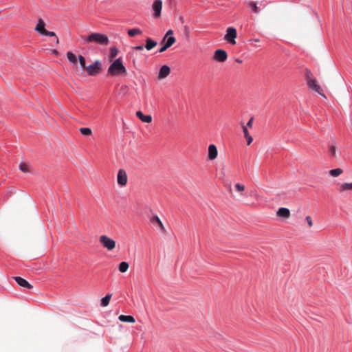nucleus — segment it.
Masks as SVG:
<instances>
[{"label": "nucleus", "mask_w": 352, "mask_h": 352, "mask_svg": "<svg viewBox=\"0 0 352 352\" xmlns=\"http://www.w3.org/2000/svg\"><path fill=\"white\" fill-rule=\"evenodd\" d=\"M85 43H94L100 45H107L109 43L108 36L106 34L93 32L87 36H82Z\"/></svg>", "instance_id": "f257e3e1"}, {"label": "nucleus", "mask_w": 352, "mask_h": 352, "mask_svg": "<svg viewBox=\"0 0 352 352\" xmlns=\"http://www.w3.org/2000/svg\"><path fill=\"white\" fill-rule=\"evenodd\" d=\"M108 74L111 76H117L125 74L126 69L122 64L121 58L116 59L109 66L107 70Z\"/></svg>", "instance_id": "f03ea898"}, {"label": "nucleus", "mask_w": 352, "mask_h": 352, "mask_svg": "<svg viewBox=\"0 0 352 352\" xmlns=\"http://www.w3.org/2000/svg\"><path fill=\"white\" fill-rule=\"evenodd\" d=\"M237 36V32L234 28L229 27L226 30V34L224 36V40L230 45L236 44V38Z\"/></svg>", "instance_id": "7ed1b4c3"}, {"label": "nucleus", "mask_w": 352, "mask_h": 352, "mask_svg": "<svg viewBox=\"0 0 352 352\" xmlns=\"http://www.w3.org/2000/svg\"><path fill=\"white\" fill-rule=\"evenodd\" d=\"M102 70V65L100 60H96L93 64L86 67V72L89 76H96Z\"/></svg>", "instance_id": "20e7f679"}, {"label": "nucleus", "mask_w": 352, "mask_h": 352, "mask_svg": "<svg viewBox=\"0 0 352 352\" xmlns=\"http://www.w3.org/2000/svg\"><path fill=\"white\" fill-rule=\"evenodd\" d=\"M100 243L108 250H112L116 247V241L106 235H102L99 239Z\"/></svg>", "instance_id": "39448f33"}, {"label": "nucleus", "mask_w": 352, "mask_h": 352, "mask_svg": "<svg viewBox=\"0 0 352 352\" xmlns=\"http://www.w3.org/2000/svg\"><path fill=\"white\" fill-rule=\"evenodd\" d=\"M128 176L124 169H120L117 175V182L119 186L123 187L127 184Z\"/></svg>", "instance_id": "423d86ee"}, {"label": "nucleus", "mask_w": 352, "mask_h": 352, "mask_svg": "<svg viewBox=\"0 0 352 352\" xmlns=\"http://www.w3.org/2000/svg\"><path fill=\"white\" fill-rule=\"evenodd\" d=\"M227 52L223 50H217L215 51L213 58L220 63H223L227 60Z\"/></svg>", "instance_id": "0eeeda50"}, {"label": "nucleus", "mask_w": 352, "mask_h": 352, "mask_svg": "<svg viewBox=\"0 0 352 352\" xmlns=\"http://www.w3.org/2000/svg\"><path fill=\"white\" fill-rule=\"evenodd\" d=\"M307 86L309 88L314 90L317 93H318L320 95L324 96V94L322 93V90L320 87L317 84L316 80L314 78H308Z\"/></svg>", "instance_id": "6e6552de"}, {"label": "nucleus", "mask_w": 352, "mask_h": 352, "mask_svg": "<svg viewBox=\"0 0 352 352\" xmlns=\"http://www.w3.org/2000/svg\"><path fill=\"white\" fill-rule=\"evenodd\" d=\"M217 155L218 151L217 146L214 144H210L208 146V160L212 161L217 157Z\"/></svg>", "instance_id": "1a4fd4ad"}, {"label": "nucleus", "mask_w": 352, "mask_h": 352, "mask_svg": "<svg viewBox=\"0 0 352 352\" xmlns=\"http://www.w3.org/2000/svg\"><path fill=\"white\" fill-rule=\"evenodd\" d=\"M162 8V1L161 0H155L153 4V9L154 10V16L159 17L161 14Z\"/></svg>", "instance_id": "9d476101"}, {"label": "nucleus", "mask_w": 352, "mask_h": 352, "mask_svg": "<svg viewBox=\"0 0 352 352\" xmlns=\"http://www.w3.org/2000/svg\"><path fill=\"white\" fill-rule=\"evenodd\" d=\"M170 67L167 65H163L160 69L157 78L160 80L164 79L166 78L170 74Z\"/></svg>", "instance_id": "9b49d317"}, {"label": "nucleus", "mask_w": 352, "mask_h": 352, "mask_svg": "<svg viewBox=\"0 0 352 352\" xmlns=\"http://www.w3.org/2000/svg\"><path fill=\"white\" fill-rule=\"evenodd\" d=\"M14 278L20 286L28 289L32 288V285H30L25 279L19 276H14Z\"/></svg>", "instance_id": "f8f14e48"}, {"label": "nucleus", "mask_w": 352, "mask_h": 352, "mask_svg": "<svg viewBox=\"0 0 352 352\" xmlns=\"http://www.w3.org/2000/svg\"><path fill=\"white\" fill-rule=\"evenodd\" d=\"M276 215L279 217L288 219L290 217V211L286 208H280L276 212Z\"/></svg>", "instance_id": "ddd939ff"}, {"label": "nucleus", "mask_w": 352, "mask_h": 352, "mask_svg": "<svg viewBox=\"0 0 352 352\" xmlns=\"http://www.w3.org/2000/svg\"><path fill=\"white\" fill-rule=\"evenodd\" d=\"M45 26V23L44 21L42 19H39L35 27V30L43 35L46 31Z\"/></svg>", "instance_id": "4468645a"}, {"label": "nucleus", "mask_w": 352, "mask_h": 352, "mask_svg": "<svg viewBox=\"0 0 352 352\" xmlns=\"http://www.w3.org/2000/svg\"><path fill=\"white\" fill-rule=\"evenodd\" d=\"M137 117L141 120L143 122L150 123L152 121V117L150 115L145 116L140 111L136 112Z\"/></svg>", "instance_id": "2eb2a0df"}, {"label": "nucleus", "mask_w": 352, "mask_h": 352, "mask_svg": "<svg viewBox=\"0 0 352 352\" xmlns=\"http://www.w3.org/2000/svg\"><path fill=\"white\" fill-rule=\"evenodd\" d=\"M339 191L343 192H352V182L351 183H343L340 185Z\"/></svg>", "instance_id": "dca6fc26"}, {"label": "nucleus", "mask_w": 352, "mask_h": 352, "mask_svg": "<svg viewBox=\"0 0 352 352\" xmlns=\"http://www.w3.org/2000/svg\"><path fill=\"white\" fill-rule=\"evenodd\" d=\"M157 45V42L152 40L151 38H147L146 39V45H145V48L147 50H152L153 48H154L156 45Z\"/></svg>", "instance_id": "f3484780"}, {"label": "nucleus", "mask_w": 352, "mask_h": 352, "mask_svg": "<svg viewBox=\"0 0 352 352\" xmlns=\"http://www.w3.org/2000/svg\"><path fill=\"white\" fill-rule=\"evenodd\" d=\"M118 319L121 322H131V323H133L135 321V318L132 316L120 315L118 317Z\"/></svg>", "instance_id": "a211bd4d"}, {"label": "nucleus", "mask_w": 352, "mask_h": 352, "mask_svg": "<svg viewBox=\"0 0 352 352\" xmlns=\"http://www.w3.org/2000/svg\"><path fill=\"white\" fill-rule=\"evenodd\" d=\"M151 221L152 223H157L162 232H165L166 231L165 228H164L162 222L161 221V220L160 219V218L157 216L153 217L151 218Z\"/></svg>", "instance_id": "6ab92c4d"}, {"label": "nucleus", "mask_w": 352, "mask_h": 352, "mask_svg": "<svg viewBox=\"0 0 352 352\" xmlns=\"http://www.w3.org/2000/svg\"><path fill=\"white\" fill-rule=\"evenodd\" d=\"M329 153L332 158L337 157V147L334 144H331L329 146Z\"/></svg>", "instance_id": "aec40b11"}, {"label": "nucleus", "mask_w": 352, "mask_h": 352, "mask_svg": "<svg viewBox=\"0 0 352 352\" xmlns=\"http://www.w3.org/2000/svg\"><path fill=\"white\" fill-rule=\"evenodd\" d=\"M112 297L111 294H107L104 298L101 299V305L102 307H107L109 305L110 300Z\"/></svg>", "instance_id": "412c9836"}, {"label": "nucleus", "mask_w": 352, "mask_h": 352, "mask_svg": "<svg viewBox=\"0 0 352 352\" xmlns=\"http://www.w3.org/2000/svg\"><path fill=\"white\" fill-rule=\"evenodd\" d=\"M67 58L71 63H72L74 65L77 64V58H76V55L74 53H72V52H68L67 53Z\"/></svg>", "instance_id": "4be33fe9"}, {"label": "nucleus", "mask_w": 352, "mask_h": 352, "mask_svg": "<svg viewBox=\"0 0 352 352\" xmlns=\"http://www.w3.org/2000/svg\"><path fill=\"white\" fill-rule=\"evenodd\" d=\"M127 33L129 36L133 37L138 34V35L142 34V31L139 28H133V29L129 30Z\"/></svg>", "instance_id": "5701e85b"}, {"label": "nucleus", "mask_w": 352, "mask_h": 352, "mask_svg": "<svg viewBox=\"0 0 352 352\" xmlns=\"http://www.w3.org/2000/svg\"><path fill=\"white\" fill-rule=\"evenodd\" d=\"M343 173L342 169L338 168L329 170V174L333 177H338Z\"/></svg>", "instance_id": "b1692460"}, {"label": "nucleus", "mask_w": 352, "mask_h": 352, "mask_svg": "<svg viewBox=\"0 0 352 352\" xmlns=\"http://www.w3.org/2000/svg\"><path fill=\"white\" fill-rule=\"evenodd\" d=\"M129 264L126 262H121L119 265V270L120 272H126L129 269Z\"/></svg>", "instance_id": "393cba45"}, {"label": "nucleus", "mask_w": 352, "mask_h": 352, "mask_svg": "<svg viewBox=\"0 0 352 352\" xmlns=\"http://www.w3.org/2000/svg\"><path fill=\"white\" fill-rule=\"evenodd\" d=\"M248 6L252 8V11L256 13V14H258L260 12V8L257 6L256 3L254 1H250L249 3H248Z\"/></svg>", "instance_id": "a878e982"}, {"label": "nucleus", "mask_w": 352, "mask_h": 352, "mask_svg": "<svg viewBox=\"0 0 352 352\" xmlns=\"http://www.w3.org/2000/svg\"><path fill=\"white\" fill-rule=\"evenodd\" d=\"M176 41V39L174 36H171L167 38L165 40V44L168 46V47H170Z\"/></svg>", "instance_id": "bb28decb"}, {"label": "nucleus", "mask_w": 352, "mask_h": 352, "mask_svg": "<svg viewBox=\"0 0 352 352\" xmlns=\"http://www.w3.org/2000/svg\"><path fill=\"white\" fill-rule=\"evenodd\" d=\"M118 54V50L116 47L110 48V59H113Z\"/></svg>", "instance_id": "cd10ccee"}, {"label": "nucleus", "mask_w": 352, "mask_h": 352, "mask_svg": "<svg viewBox=\"0 0 352 352\" xmlns=\"http://www.w3.org/2000/svg\"><path fill=\"white\" fill-rule=\"evenodd\" d=\"M80 132L86 136L90 135L92 133L91 129L89 128H80Z\"/></svg>", "instance_id": "c85d7f7f"}, {"label": "nucleus", "mask_w": 352, "mask_h": 352, "mask_svg": "<svg viewBox=\"0 0 352 352\" xmlns=\"http://www.w3.org/2000/svg\"><path fill=\"white\" fill-rule=\"evenodd\" d=\"M78 60H79V63H80V65L82 67V68L86 70L87 66H86V60H85V57L80 55L78 56Z\"/></svg>", "instance_id": "c756f323"}, {"label": "nucleus", "mask_w": 352, "mask_h": 352, "mask_svg": "<svg viewBox=\"0 0 352 352\" xmlns=\"http://www.w3.org/2000/svg\"><path fill=\"white\" fill-rule=\"evenodd\" d=\"M19 169L24 173H28L29 172V167L28 165L25 163H21L19 165Z\"/></svg>", "instance_id": "7c9ffc66"}, {"label": "nucleus", "mask_w": 352, "mask_h": 352, "mask_svg": "<svg viewBox=\"0 0 352 352\" xmlns=\"http://www.w3.org/2000/svg\"><path fill=\"white\" fill-rule=\"evenodd\" d=\"M173 31L172 30H169L165 34L164 37L163 38L162 42H164L165 40L168 38L169 36H173Z\"/></svg>", "instance_id": "2f4dec72"}, {"label": "nucleus", "mask_w": 352, "mask_h": 352, "mask_svg": "<svg viewBox=\"0 0 352 352\" xmlns=\"http://www.w3.org/2000/svg\"><path fill=\"white\" fill-rule=\"evenodd\" d=\"M235 188L239 192H243L245 190V186L240 184H236Z\"/></svg>", "instance_id": "473e14b6"}, {"label": "nucleus", "mask_w": 352, "mask_h": 352, "mask_svg": "<svg viewBox=\"0 0 352 352\" xmlns=\"http://www.w3.org/2000/svg\"><path fill=\"white\" fill-rule=\"evenodd\" d=\"M305 220L307 221L309 227L311 228L313 226V221L310 216H307Z\"/></svg>", "instance_id": "72a5a7b5"}, {"label": "nucleus", "mask_w": 352, "mask_h": 352, "mask_svg": "<svg viewBox=\"0 0 352 352\" xmlns=\"http://www.w3.org/2000/svg\"><path fill=\"white\" fill-rule=\"evenodd\" d=\"M43 35L48 36H51V37L56 36L55 32H50V31H47V30Z\"/></svg>", "instance_id": "f704fd0d"}, {"label": "nucleus", "mask_w": 352, "mask_h": 352, "mask_svg": "<svg viewBox=\"0 0 352 352\" xmlns=\"http://www.w3.org/2000/svg\"><path fill=\"white\" fill-rule=\"evenodd\" d=\"M242 129H243V132L244 133V136L245 137H247L248 135H250L248 129H247V126H244V125H242Z\"/></svg>", "instance_id": "c9c22d12"}, {"label": "nucleus", "mask_w": 352, "mask_h": 352, "mask_svg": "<svg viewBox=\"0 0 352 352\" xmlns=\"http://www.w3.org/2000/svg\"><path fill=\"white\" fill-rule=\"evenodd\" d=\"M311 76H312V74H311V71L309 70V69H307L306 70V79H307V82L308 81V78H312Z\"/></svg>", "instance_id": "e433bc0d"}, {"label": "nucleus", "mask_w": 352, "mask_h": 352, "mask_svg": "<svg viewBox=\"0 0 352 352\" xmlns=\"http://www.w3.org/2000/svg\"><path fill=\"white\" fill-rule=\"evenodd\" d=\"M245 139L247 140V144L250 145L252 142V141H253L252 137L251 135H248V136L245 137Z\"/></svg>", "instance_id": "4c0bfd02"}, {"label": "nucleus", "mask_w": 352, "mask_h": 352, "mask_svg": "<svg viewBox=\"0 0 352 352\" xmlns=\"http://www.w3.org/2000/svg\"><path fill=\"white\" fill-rule=\"evenodd\" d=\"M168 47L166 44H164L159 50V52L162 53L165 52Z\"/></svg>", "instance_id": "58836bf2"}, {"label": "nucleus", "mask_w": 352, "mask_h": 352, "mask_svg": "<svg viewBox=\"0 0 352 352\" xmlns=\"http://www.w3.org/2000/svg\"><path fill=\"white\" fill-rule=\"evenodd\" d=\"M252 123H253V118H251L250 119V120L247 123V126L248 127H250V128H252Z\"/></svg>", "instance_id": "ea45409f"}, {"label": "nucleus", "mask_w": 352, "mask_h": 352, "mask_svg": "<svg viewBox=\"0 0 352 352\" xmlns=\"http://www.w3.org/2000/svg\"><path fill=\"white\" fill-rule=\"evenodd\" d=\"M134 50H137V51L142 50H143V46L142 45L136 46V47H134Z\"/></svg>", "instance_id": "a19ab883"}, {"label": "nucleus", "mask_w": 352, "mask_h": 352, "mask_svg": "<svg viewBox=\"0 0 352 352\" xmlns=\"http://www.w3.org/2000/svg\"><path fill=\"white\" fill-rule=\"evenodd\" d=\"M52 53L54 54L55 56H58L59 53L56 50H52Z\"/></svg>", "instance_id": "79ce46f5"}, {"label": "nucleus", "mask_w": 352, "mask_h": 352, "mask_svg": "<svg viewBox=\"0 0 352 352\" xmlns=\"http://www.w3.org/2000/svg\"><path fill=\"white\" fill-rule=\"evenodd\" d=\"M236 62L239 63H241L242 61L241 60L237 59Z\"/></svg>", "instance_id": "37998d69"}, {"label": "nucleus", "mask_w": 352, "mask_h": 352, "mask_svg": "<svg viewBox=\"0 0 352 352\" xmlns=\"http://www.w3.org/2000/svg\"><path fill=\"white\" fill-rule=\"evenodd\" d=\"M253 41H255V42H259V39H254Z\"/></svg>", "instance_id": "c03bdc74"}, {"label": "nucleus", "mask_w": 352, "mask_h": 352, "mask_svg": "<svg viewBox=\"0 0 352 352\" xmlns=\"http://www.w3.org/2000/svg\"><path fill=\"white\" fill-rule=\"evenodd\" d=\"M56 43H59V39H58V38H57V39L56 40Z\"/></svg>", "instance_id": "a18cd8bd"}]
</instances>
